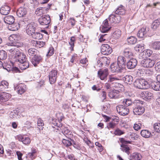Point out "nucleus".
Here are the masks:
<instances>
[{"label": "nucleus", "instance_id": "f257e3e1", "mask_svg": "<svg viewBox=\"0 0 160 160\" xmlns=\"http://www.w3.org/2000/svg\"><path fill=\"white\" fill-rule=\"evenodd\" d=\"M125 58L123 57L119 56L118 57L117 63H113L111 65L112 72H113L119 73L122 72L125 67Z\"/></svg>", "mask_w": 160, "mask_h": 160}, {"label": "nucleus", "instance_id": "f03ea898", "mask_svg": "<svg viewBox=\"0 0 160 160\" xmlns=\"http://www.w3.org/2000/svg\"><path fill=\"white\" fill-rule=\"evenodd\" d=\"M134 86L140 89H147L150 88V82L143 79H136L134 82Z\"/></svg>", "mask_w": 160, "mask_h": 160}, {"label": "nucleus", "instance_id": "7ed1b4c3", "mask_svg": "<svg viewBox=\"0 0 160 160\" xmlns=\"http://www.w3.org/2000/svg\"><path fill=\"white\" fill-rule=\"evenodd\" d=\"M56 125L57 127L60 128V129L62 130V133L67 138L70 139L72 137V132L67 128L63 126L62 124H58L57 123Z\"/></svg>", "mask_w": 160, "mask_h": 160}, {"label": "nucleus", "instance_id": "20e7f679", "mask_svg": "<svg viewBox=\"0 0 160 160\" xmlns=\"http://www.w3.org/2000/svg\"><path fill=\"white\" fill-rule=\"evenodd\" d=\"M38 22L41 26H46V28L48 27V26L51 22L50 16L48 15L42 16L38 19Z\"/></svg>", "mask_w": 160, "mask_h": 160}, {"label": "nucleus", "instance_id": "39448f33", "mask_svg": "<svg viewBox=\"0 0 160 160\" xmlns=\"http://www.w3.org/2000/svg\"><path fill=\"white\" fill-rule=\"evenodd\" d=\"M155 63L154 60L149 58L144 59L141 62L142 66L146 68H151L153 66Z\"/></svg>", "mask_w": 160, "mask_h": 160}, {"label": "nucleus", "instance_id": "423d86ee", "mask_svg": "<svg viewBox=\"0 0 160 160\" xmlns=\"http://www.w3.org/2000/svg\"><path fill=\"white\" fill-rule=\"evenodd\" d=\"M58 72V70L56 69H52L49 72L48 75L49 80L51 84H53L56 82Z\"/></svg>", "mask_w": 160, "mask_h": 160}, {"label": "nucleus", "instance_id": "0eeeda50", "mask_svg": "<svg viewBox=\"0 0 160 160\" xmlns=\"http://www.w3.org/2000/svg\"><path fill=\"white\" fill-rule=\"evenodd\" d=\"M116 108L118 112L121 115L126 116L129 112V109L122 105H118Z\"/></svg>", "mask_w": 160, "mask_h": 160}, {"label": "nucleus", "instance_id": "6e6552de", "mask_svg": "<svg viewBox=\"0 0 160 160\" xmlns=\"http://www.w3.org/2000/svg\"><path fill=\"white\" fill-rule=\"evenodd\" d=\"M101 52L102 54L108 55L111 53L112 50V48L108 44H102L101 48Z\"/></svg>", "mask_w": 160, "mask_h": 160}, {"label": "nucleus", "instance_id": "1a4fd4ad", "mask_svg": "<svg viewBox=\"0 0 160 160\" xmlns=\"http://www.w3.org/2000/svg\"><path fill=\"white\" fill-rule=\"evenodd\" d=\"M110 62L109 60L106 57H101L97 61L98 67H101L103 66H107Z\"/></svg>", "mask_w": 160, "mask_h": 160}, {"label": "nucleus", "instance_id": "9d476101", "mask_svg": "<svg viewBox=\"0 0 160 160\" xmlns=\"http://www.w3.org/2000/svg\"><path fill=\"white\" fill-rule=\"evenodd\" d=\"M98 76L101 80H105L108 74V69L105 68L103 70L100 69L98 72Z\"/></svg>", "mask_w": 160, "mask_h": 160}, {"label": "nucleus", "instance_id": "9b49d317", "mask_svg": "<svg viewBox=\"0 0 160 160\" xmlns=\"http://www.w3.org/2000/svg\"><path fill=\"white\" fill-rule=\"evenodd\" d=\"M111 28V26L108 25L107 19H106L103 22L102 25L100 28V29L102 32L105 33L108 31Z\"/></svg>", "mask_w": 160, "mask_h": 160}, {"label": "nucleus", "instance_id": "f8f14e48", "mask_svg": "<svg viewBox=\"0 0 160 160\" xmlns=\"http://www.w3.org/2000/svg\"><path fill=\"white\" fill-rule=\"evenodd\" d=\"M17 139L19 141L22 142L23 143L26 145H29L31 142L30 138L24 135H18Z\"/></svg>", "mask_w": 160, "mask_h": 160}, {"label": "nucleus", "instance_id": "ddd939ff", "mask_svg": "<svg viewBox=\"0 0 160 160\" xmlns=\"http://www.w3.org/2000/svg\"><path fill=\"white\" fill-rule=\"evenodd\" d=\"M36 25L34 22H31L28 24L26 28V32L28 35H31L34 33L36 29Z\"/></svg>", "mask_w": 160, "mask_h": 160}, {"label": "nucleus", "instance_id": "4468645a", "mask_svg": "<svg viewBox=\"0 0 160 160\" xmlns=\"http://www.w3.org/2000/svg\"><path fill=\"white\" fill-rule=\"evenodd\" d=\"M108 20L111 23H119L121 20V17L118 15L112 14L109 16Z\"/></svg>", "mask_w": 160, "mask_h": 160}, {"label": "nucleus", "instance_id": "2eb2a0df", "mask_svg": "<svg viewBox=\"0 0 160 160\" xmlns=\"http://www.w3.org/2000/svg\"><path fill=\"white\" fill-rule=\"evenodd\" d=\"M137 64V61L135 59H131L127 63V68L129 69H133L135 68Z\"/></svg>", "mask_w": 160, "mask_h": 160}, {"label": "nucleus", "instance_id": "dca6fc26", "mask_svg": "<svg viewBox=\"0 0 160 160\" xmlns=\"http://www.w3.org/2000/svg\"><path fill=\"white\" fill-rule=\"evenodd\" d=\"M144 111L145 108L142 106L135 107L133 109V112L136 115H141L144 112Z\"/></svg>", "mask_w": 160, "mask_h": 160}, {"label": "nucleus", "instance_id": "f3484780", "mask_svg": "<svg viewBox=\"0 0 160 160\" xmlns=\"http://www.w3.org/2000/svg\"><path fill=\"white\" fill-rule=\"evenodd\" d=\"M10 9L9 6L7 5H4L0 8V13L2 15H7L9 13Z\"/></svg>", "mask_w": 160, "mask_h": 160}, {"label": "nucleus", "instance_id": "a211bd4d", "mask_svg": "<svg viewBox=\"0 0 160 160\" xmlns=\"http://www.w3.org/2000/svg\"><path fill=\"white\" fill-rule=\"evenodd\" d=\"M56 116L58 119V120H56V121L53 120L52 123H53L54 125L55 126H57L56 125V123H58V124H62L61 122L62 121V119L64 118V116L63 114L62 113H57L56 114Z\"/></svg>", "mask_w": 160, "mask_h": 160}, {"label": "nucleus", "instance_id": "6ab92c4d", "mask_svg": "<svg viewBox=\"0 0 160 160\" xmlns=\"http://www.w3.org/2000/svg\"><path fill=\"white\" fill-rule=\"evenodd\" d=\"M15 89L17 90L18 93L22 94L25 91V86L22 84H19L15 87Z\"/></svg>", "mask_w": 160, "mask_h": 160}, {"label": "nucleus", "instance_id": "aec40b11", "mask_svg": "<svg viewBox=\"0 0 160 160\" xmlns=\"http://www.w3.org/2000/svg\"><path fill=\"white\" fill-rule=\"evenodd\" d=\"M27 11L26 9L23 8H19L17 11V14L19 17H24L26 14Z\"/></svg>", "mask_w": 160, "mask_h": 160}, {"label": "nucleus", "instance_id": "412c9836", "mask_svg": "<svg viewBox=\"0 0 160 160\" xmlns=\"http://www.w3.org/2000/svg\"><path fill=\"white\" fill-rule=\"evenodd\" d=\"M48 8L40 7L38 8L36 11V14L38 16L46 13Z\"/></svg>", "mask_w": 160, "mask_h": 160}, {"label": "nucleus", "instance_id": "4be33fe9", "mask_svg": "<svg viewBox=\"0 0 160 160\" xmlns=\"http://www.w3.org/2000/svg\"><path fill=\"white\" fill-rule=\"evenodd\" d=\"M16 58V61H18L20 63H22L26 61V56L23 53L20 52L18 54V55H17V57H15Z\"/></svg>", "mask_w": 160, "mask_h": 160}, {"label": "nucleus", "instance_id": "5701e85b", "mask_svg": "<svg viewBox=\"0 0 160 160\" xmlns=\"http://www.w3.org/2000/svg\"><path fill=\"white\" fill-rule=\"evenodd\" d=\"M123 54L127 58H130L132 56L131 49L129 48H125L123 50Z\"/></svg>", "mask_w": 160, "mask_h": 160}, {"label": "nucleus", "instance_id": "b1692460", "mask_svg": "<svg viewBox=\"0 0 160 160\" xmlns=\"http://www.w3.org/2000/svg\"><path fill=\"white\" fill-rule=\"evenodd\" d=\"M42 59V57L39 55L35 56L32 58V62L35 67H36L39 64Z\"/></svg>", "mask_w": 160, "mask_h": 160}, {"label": "nucleus", "instance_id": "393cba45", "mask_svg": "<svg viewBox=\"0 0 160 160\" xmlns=\"http://www.w3.org/2000/svg\"><path fill=\"white\" fill-rule=\"evenodd\" d=\"M115 12L118 15H123L125 14L126 11L124 7L122 5H121L117 8Z\"/></svg>", "mask_w": 160, "mask_h": 160}, {"label": "nucleus", "instance_id": "a878e982", "mask_svg": "<svg viewBox=\"0 0 160 160\" xmlns=\"http://www.w3.org/2000/svg\"><path fill=\"white\" fill-rule=\"evenodd\" d=\"M3 20L5 23L9 25L13 23L15 21L14 17L11 15L6 16L4 18Z\"/></svg>", "mask_w": 160, "mask_h": 160}, {"label": "nucleus", "instance_id": "bb28decb", "mask_svg": "<svg viewBox=\"0 0 160 160\" xmlns=\"http://www.w3.org/2000/svg\"><path fill=\"white\" fill-rule=\"evenodd\" d=\"M119 92L118 91L114 90L110 92L108 95L111 98H117L118 97Z\"/></svg>", "mask_w": 160, "mask_h": 160}, {"label": "nucleus", "instance_id": "cd10ccee", "mask_svg": "<svg viewBox=\"0 0 160 160\" xmlns=\"http://www.w3.org/2000/svg\"><path fill=\"white\" fill-rule=\"evenodd\" d=\"M19 28V24L17 23H13L8 26L9 30L10 31H16Z\"/></svg>", "mask_w": 160, "mask_h": 160}, {"label": "nucleus", "instance_id": "c85d7f7f", "mask_svg": "<svg viewBox=\"0 0 160 160\" xmlns=\"http://www.w3.org/2000/svg\"><path fill=\"white\" fill-rule=\"evenodd\" d=\"M152 51L149 49H147L142 52L140 55L144 56L142 58H146L149 57L152 54Z\"/></svg>", "mask_w": 160, "mask_h": 160}, {"label": "nucleus", "instance_id": "c756f323", "mask_svg": "<svg viewBox=\"0 0 160 160\" xmlns=\"http://www.w3.org/2000/svg\"><path fill=\"white\" fill-rule=\"evenodd\" d=\"M150 87H151L154 90L158 91L160 90V83L158 82H152L150 83Z\"/></svg>", "mask_w": 160, "mask_h": 160}, {"label": "nucleus", "instance_id": "7c9ffc66", "mask_svg": "<svg viewBox=\"0 0 160 160\" xmlns=\"http://www.w3.org/2000/svg\"><path fill=\"white\" fill-rule=\"evenodd\" d=\"M10 53L12 54L15 55V57H17V55H18V54L20 52L19 50L15 47V46H12V48L10 49Z\"/></svg>", "mask_w": 160, "mask_h": 160}, {"label": "nucleus", "instance_id": "2f4dec72", "mask_svg": "<svg viewBox=\"0 0 160 160\" xmlns=\"http://www.w3.org/2000/svg\"><path fill=\"white\" fill-rule=\"evenodd\" d=\"M146 29L145 28H142L139 30L137 33L138 37L140 38H143L147 32Z\"/></svg>", "mask_w": 160, "mask_h": 160}, {"label": "nucleus", "instance_id": "473e14b6", "mask_svg": "<svg viewBox=\"0 0 160 160\" xmlns=\"http://www.w3.org/2000/svg\"><path fill=\"white\" fill-rule=\"evenodd\" d=\"M141 134L142 137L147 138L150 137L151 133L150 131L148 130H142L141 131Z\"/></svg>", "mask_w": 160, "mask_h": 160}, {"label": "nucleus", "instance_id": "72a5a7b5", "mask_svg": "<svg viewBox=\"0 0 160 160\" xmlns=\"http://www.w3.org/2000/svg\"><path fill=\"white\" fill-rule=\"evenodd\" d=\"M123 80L126 83L130 84L133 81V78L130 75H126L123 78Z\"/></svg>", "mask_w": 160, "mask_h": 160}, {"label": "nucleus", "instance_id": "f704fd0d", "mask_svg": "<svg viewBox=\"0 0 160 160\" xmlns=\"http://www.w3.org/2000/svg\"><path fill=\"white\" fill-rule=\"evenodd\" d=\"M73 140L71 138L68 139H67L65 138H63L62 140V142L63 145L66 147H68L72 145V140Z\"/></svg>", "mask_w": 160, "mask_h": 160}, {"label": "nucleus", "instance_id": "c9c22d12", "mask_svg": "<svg viewBox=\"0 0 160 160\" xmlns=\"http://www.w3.org/2000/svg\"><path fill=\"white\" fill-rule=\"evenodd\" d=\"M119 79L117 77L113 75H110L108 76V82L112 84L118 80Z\"/></svg>", "mask_w": 160, "mask_h": 160}, {"label": "nucleus", "instance_id": "e433bc0d", "mask_svg": "<svg viewBox=\"0 0 160 160\" xmlns=\"http://www.w3.org/2000/svg\"><path fill=\"white\" fill-rule=\"evenodd\" d=\"M127 42L128 44L132 45L135 44L137 42V38L134 36H131L127 38Z\"/></svg>", "mask_w": 160, "mask_h": 160}, {"label": "nucleus", "instance_id": "4c0bfd02", "mask_svg": "<svg viewBox=\"0 0 160 160\" xmlns=\"http://www.w3.org/2000/svg\"><path fill=\"white\" fill-rule=\"evenodd\" d=\"M152 48L155 50H160V42H154L151 44Z\"/></svg>", "mask_w": 160, "mask_h": 160}, {"label": "nucleus", "instance_id": "58836bf2", "mask_svg": "<svg viewBox=\"0 0 160 160\" xmlns=\"http://www.w3.org/2000/svg\"><path fill=\"white\" fill-rule=\"evenodd\" d=\"M160 24V19L155 20L152 24V28L154 30L156 29L159 27Z\"/></svg>", "mask_w": 160, "mask_h": 160}, {"label": "nucleus", "instance_id": "ea45409f", "mask_svg": "<svg viewBox=\"0 0 160 160\" xmlns=\"http://www.w3.org/2000/svg\"><path fill=\"white\" fill-rule=\"evenodd\" d=\"M31 36L32 38L36 39H40L42 37V35L39 32H36L35 31L34 33H32Z\"/></svg>", "mask_w": 160, "mask_h": 160}, {"label": "nucleus", "instance_id": "a19ab883", "mask_svg": "<svg viewBox=\"0 0 160 160\" xmlns=\"http://www.w3.org/2000/svg\"><path fill=\"white\" fill-rule=\"evenodd\" d=\"M38 52V50L36 49L33 48H31L29 49L28 50V55H29L30 56H35L36 55V54Z\"/></svg>", "mask_w": 160, "mask_h": 160}, {"label": "nucleus", "instance_id": "79ce46f5", "mask_svg": "<svg viewBox=\"0 0 160 160\" xmlns=\"http://www.w3.org/2000/svg\"><path fill=\"white\" fill-rule=\"evenodd\" d=\"M75 42V37L73 36L71 37L70 39V41L69 42V44L70 45V49L71 51H72L73 50V47L74 46Z\"/></svg>", "mask_w": 160, "mask_h": 160}, {"label": "nucleus", "instance_id": "37998d69", "mask_svg": "<svg viewBox=\"0 0 160 160\" xmlns=\"http://www.w3.org/2000/svg\"><path fill=\"white\" fill-rule=\"evenodd\" d=\"M144 48V44L143 43L137 44L134 47V49L138 52L142 51Z\"/></svg>", "mask_w": 160, "mask_h": 160}, {"label": "nucleus", "instance_id": "c03bdc74", "mask_svg": "<svg viewBox=\"0 0 160 160\" xmlns=\"http://www.w3.org/2000/svg\"><path fill=\"white\" fill-rule=\"evenodd\" d=\"M7 57V53L4 50L0 51V60H3L5 59H6Z\"/></svg>", "mask_w": 160, "mask_h": 160}, {"label": "nucleus", "instance_id": "a18cd8bd", "mask_svg": "<svg viewBox=\"0 0 160 160\" xmlns=\"http://www.w3.org/2000/svg\"><path fill=\"white\" fill-rule=\"evenodd\" d=\"M8 85V83L6 81H2L0 83V87L2 90L4 89L5 88H7Z\"/></svg>", "mask_w": 160, "mask_h": 160}, {"label": "nucleus", "instance_id": "49530a36", "mask_svg": "<svg viewBox=\"0 0 160 160\" xmlns=\"http://www.w3.org/2000/svg\"><path fill=\"white\" fill-rule=\"evenodd\" d=\"M121 34V30L118 29L116 30L113 33L112 36L115 38L117 39L119 38Z\"/></svg>", "mask_w": 160, "mask_h": 160}, {"label": "nucleus", "instance_id": "de8ad7c7", "mask_svg": "<svg viewBox=\"0 0 160 160\" xmlns=\"http://www.w3.org/2000/svg\"><path fill=\"white\" fill-rule=\"evenodd\" d=\"M123 104L127 107L132 104V102L131 99H125L123 101Z\"/></svg>", "mask_w": 160, "mask_h": 160}, {"label": "nucleus", "instance_id": "09e8293b", "mask_svg": "<svg viewBox=\"0 0 160 160\" xmlns=\"http://www.w3.org/2000/svg\"><path fill=\"white\" fill-rule=\"evenodd\" d=\"M144 102L140 101L139 100H135L133 102L132 104L134 105L135 107L142 106V105L144 104Z\"/></svg>", "mask_w": 160, "mask_h": 160}, {"label": "nucleus", "instance_id": "8fccbe9b", "mask_svg": "<svg viewBox=\"0 0 160 160\" xmlns=\"http://www.w3.org/2000/svg\"><path fill=\"white\" fill-rule=\"evenodd\" d=\"M121 150L123 152H126L128 154H129V148L127 146L122 144L121 145Z\"/></svg>", "mask_w": 160, "mask_h": 160}, {"label": "nucleus", "instance_id": "3c124183", "mask_svg": "<svg viewBox=\"0 0 160 160\" xmlns=\"http://www.w3.org/2000/svg\"><path fill=\"white\" fill-rule=\"evenodd\" d=\"M29 66V63L28 62L25 61L24 62L21 63L20 67L21 69L25 70L28 68Z\"/></svg>", "mask_w": 160, "mask_h": 160}, {"label": "nucleus", "instance_id": "603ef678", "mask_svg": "<svg viewBox=\"0 0 160 160\" xmlns=\"http://www.w3.org/2000/svg\"><path fill=\"white\" fill-rule=\"evenodd\" d=\"M145 100H150L153 98V94L151 92L149 91H146Z\"/></svg>", "mask_w": 160, "mask_h": 160}, {"label": "nucleus", "instance_id": "864d4df0", "mask_svg": "<svg viewBox=\"0 0 160 160\" xmlns=\"http://www.w3.org/2000/svg\"><path fill=\"white\" fill-rule=\"evenodd\" d=\"M72 144L74 147L78 150H80L81 149V144L78 142H76L73 140H72Z\"/></svg>", "mask_w": 160, "mask_h": 160}, {"label": "nucleus", "instance_id": "5fc2aeb1", "mask_svg": "<svg viewBox=\"0 0 160 160\" xmlns=\"http://www.w3.org/2000/svg\"><path fill=\"white\" fill-rule=\"evenodd\" d=\"M14 43H7L4 46V48L7 51H8L10 52V49H11L12 47V46H14Z\"/></svg>", "mask_w": 160, "mask_h": 160}, {"label": "nucleus", "instance_id": "6e6d98bb", "mask_svg": "<svg viewBox=\"0 0 160 160\" xmlns=\"http://www.w3.org/2000/svg\"><path fill=\"white\" fill-rule=\"evenodd\" d=\"M145 73L148 76H151L154 74L153 70V69H146L144 71Z\"/></svg>", "mask_w": 160, "mask_h": 160}, {"label": "nucleus", "instance_id": "4d7b16f0", "mask_svg": "<svg viewBox=\"0 0 160 160\" xmlns=\"http://www.w3.org/2000/svg\"><path fill=\"white\" fill-rule=\"evenodd\" d=\"M154 128L157 132L160 133V123H155L154 125Z\"/></svg>", "mask_w": 160, "mask_h": 160}, {"label": "nucleus", "instance_id": "13d9d810", "mask_svg": "<svg viewBox=\"0 0 160 160\" xmlns=\"http://www.w3.org/2000/svg\"><path fill=\"white\" fill-rule=\"evenodd\" d=\"M131 157L135 160H140L141 158V155L139 153H134L132 154Z\"/></svg>", "mask_w": 160, "mask_h": 160}, {"label": "nucleus", "instance_id": "bf43d9fd", "mask_svg": "<svg viewBox=\"0 0 160 160\" xmlns=\"http://www.w3.org/2000/svg\"><path fill=\"white\" fill-rule=\"evenodd\" d=\"M18 115L17 111L16 110H14L13 112H11L10 113V117L13 119H15Z\"/></svg>", "mask_w": 160, "mask_h": 160}, {"label": "nucleus", "instance_id": "052dcab7", "mask_svg": "<svg viewBox=\"0 0 160 160\" xmlns=\"http://www.w3.org/2000/svg\"><path fill=\"white\" fill-rule=\"evenodd\" d=\"M76 21L75 20L74 18H70L67 22L69 24H70L72 27H73L75 25L76 23Z\"/></svg>", "mask_w": 160, "mask_h": 160}, {"label": "nucleus", "instance_id": "680f3d73", "mask_svg": "<svg viewBox=\"0 0 160 160\" xmlns=\"http://www.w3.org/2000/svg\"><path fill=\"white\" fill-rule=\"evenodd\" d=\"M54 52V48L52 47H50L48 51V54H47V56H50L52 55Z\"/></svg>", "mask_w": 160, "mask_h": 160}, {"label": "nucleus", "instance_id": "e2e57ef3", "mask_svg": "<svg viewBox=\"0 0 160 160\" xmlns=\"http://www.w3.org/2000/svg\"><path fill=\"white\" fill-rule=\"evenodd\" d=\"M101 100L102 102H104V100L106 99V92L104 91H102V93L100 95Z\"/></svg>", "mask_w": 160, "mask_h": 160}, {"label": "nucleus", "instance_id": "0e129e2a", "mask_svg": "<svg viewBox=\"0 0 160 160\" xmlns=\"http://www.w3.org/2000/svg\"><path fill=\"white\" fill-rule=\"evenodd\" d=\"M100 38L99 39V42H102L106 40L107 39V38L106 37L107 36V34L100 35Z\"/></svg>", "mask_w": 160, "mask_h": 160}, {"label": "nucleus", "instance_id": "69168bd1", "mask_svg": "<svg viewBox=\"0 0 160 160\" xmlns=\"http://www.w3.org/2000/svg\"><path fill=\"white\" fill-rule=\"evenodd\" d=\"M142 127V125L141 123H136L134 125L133 128L135 130L138 131L139 129L141 128Z\"/></svg>", "mask_w": 160, "mask_h": 160}, {"label": "nucleus", "instance_id": "338daca9", "mask_svg": "<svg viewBox=\"0 0 160 160\" xmlns=\"http://www.w3.org/2000/svg\"><path fill=\"white\" fill-rule=\"evenodd\" d=\"M3 96L4 99V101H7L11 97V95L5 92H2Z\"/></svg>", "mask_w": 160, "mask_h": 160}, {"label": "nucleus", "instance_id": "774afa93", "mask_svg": "<svg viewBox=\"0 0 160 160\" xmlns=\"http://www.w3.org/2000/svg\"><path fill=\"white\" fill-rule=\"evenodd\" d=\"M116 126V124L113 122H109L107 125V127L108 129L113 128Z\"/></svg>", "mask_w": 160, "mask_h": 160}]
</instances>
